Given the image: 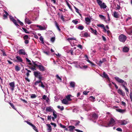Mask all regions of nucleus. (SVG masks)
Instances as JSON below:
<instances>
[{
  "mask_svg": "<svg viewBox=\"0 0 132 132\" xmlns=\"http://www.w3.org/2000/svg\"><path fill=\"white\" fill-rule=\"evenodd\" d=\"M73 48H71L70 50L68 52V53H70L72 55H73L75 53L73 52Z\"/></svg>",
  "mask_w": 132,
  "mask_h": 132,
  "instance_id": "38",
  "label": "nucleus"
},
{
  "mask_svg": "<svg viewBox=\"0 0 132 132\" xmlns=\"http://www.w3.org/2000/svg\"><path fill=\"white\" fill-rule=\"evenodd\" d=\"M115 124V121L112 118L111 119L109 122L107 123L106 125H105L104 126L106 127L113 126Z\"/></svg>",
  "mask_w": 132,
  "mask_h": 132,
  "instance_id": "5",
  "label": "nucleus"
},
{
  "mask_svg": "<svg viewBox=\"0 0 132 132\" xmlns=\"http://www.w3.org/2000/svg\"><path fill=\"white\" fill-rule=\"evenodd\" d=\"M36 97V96L35 94H32L31 96V97L32 98H35Z\"/></svg>",
  "mask_w": 132,
  "mask_h": 132,
  "instance_id": "52",
  "label": "nucleus"
},
{
  "mask_svg": "<svg viewBox=\"0 0 132 132\" xmlns=\"http://www.w3.org/2000/svg\"><path fill=\"white\" fill-rule=\"evenodd\" d=\"M112 83L114 85L115 87L117 89L118 88V86H117L115 83L112 82Z\"/></svg>",
  "mask_w": 132,
  "mask_h": 132,
  "instance_id": "58",
  "label": "nucleus"
},
{
  "mask_svg": "<svg viewBox=\"0 0 132 132\" xmlns=\"http://www.w3.org/2000/svg\"><path fill=\"white\" fill-rule=\"evenodd\" d=\"M10 86L11 87V89L12 91H13L14 90V88L15 87V83L14 82H10L9 84Z\"/></svg>",
  "mask_w": 132,
  "mask_h": 132,
  "instance_id": "11",
  "label": "nucleus"
},
{
  "mask_svg": "<svg viewBox=\"0 0 132 132\" xmlns=\"http://www.w3.org/2000/svg\"><path fill=\"white\" fill-rule=\"evenodd\" d=\"M19 53L20 54L25 55L26 54V52L23 49H20L18 51Z\"/></svg>",
  "mask_w": 132,
  "mask_h": 132,
  "instance_id": "15",
  "label": "nucleus"
},
{
  "mask_svg": "<svg viewBox=\"0 0 132 132\" xmlns=\"http://www.w3.org/2000/svg\"><path fill=\"white\" fill-rule=\"evenodd\" d=\"M67 40L70 42L72 46H74L75 44L77 42V40L73 37L68 38Z\"/></svg>",
  "mask_w": 132,
  "mask_h": 132,
  "instance_id": "4",
  "label": "nucleus"
},
{
  "mask_svg": "<svg viewBox=\"0 0 132 132\" xmlns=\"http://www.w3.org/2000/svg\"><path fill=\"white\" fill-rule=\"evenodd\" d=\"M55 40V37H53L51 38V41L52 42H54Z\"/></svg>",
  "mask_w": 132,
  "mask_h": 132,
  "instance_id": "53",
  "label": "nucleus"
},
{
  "mask_svg": "<svg viewBox=\"0 0 132 132\" xmlns=\"http://www.w3.org/2000/svg\"><path fill=\"white\" fill-rule=\"evenodd\" d=\"M80 52L79 49H77L75 51L74 54H78L79 53H80Z\"/></svg>",
  "mask_w": 132,
  "mask_h": 132,
  "instance_id": "42",
  "label": "nucleus"
},
{
  "mask_svg": "<svg viewBox=\"0 0 132 132\" xmlns=\"http://www.w3.org/2000/svg\"><path fill=\"white\" fill-rule=\"evenodd\" d=\"M55 26H56V28H57V29H58V30L59 31H60L61 29H60V28H59V27L58 25V23L56 22H55Z\"/></svg>",
  "mask_w": 132,
  "mask_h": 132,
  "instance_id": "36",
  "label": "nucleus"
},
{
  "mask_svg": "<svg viewBox=\"0 0 132 132\" xmlns=\"http://www.w3.org/2000/svg\"><path fill=\"white\" fill-rule=\"evenodd\" d=\"M96 1L101 9H105L106 7V6L105 4L104 3H102L101 1L100 0H96Z\"/></svg>",
  "mask_w": 132,
  "mask_h": 132,
  "instance_id": "6",
  "label": "nucleus"
},
{
  "mask_svg": "<svg viewBox=\"0 0 132 132\" xmlns=\"http://www.w3.org/2000/svg\"><path fill=\"white\" fill-rule=\"evenodd\" d=\"M90 29L91 30V31L92 33H94L95 35H97V32L96 29H94L91 27L90 28Z\"/></svg>",
  "mask_w": 132,
  "mask_h": 132,
  "instance_id": "22",
  "label": "nucleus"
},
{
  "mask_svg": "<svg viewBox=\"0 0 132 132\" xmlns=\"http://www.w3.org/2000/svg\"><path fill=\"white\" fill-rule=\"evenodd\" d=\"M73 121L76 123H75V125L76 126L77 125H78L79 123H80V122L79 121H76V120H74Z\"/></svg>",
  "mask_w": 132,
  "mask_h": 132,
  "instance_id": "49",
  "label": "nucleus"
},
{
  "mask_svg": "<svg viewBox=\"0 0 132 132\" xmlns=\"http://www.w3.org/2000/svg\"><path fill=\"white\" fill-rule=\"evenodd\" d=\"M51 125H53L54 127H55L56 126V125L55 123H54L52 122H51L50 123Z\"/></svg>",
  "mask_w": 132,
  "mask_h": 132,
  "instance_id": "64",
  "label": "nucleus"
},
{
  "mask_svg": "<svg viewBox=\"0 0 132 132\" xmlns=\"http://www.w3.org/2000/svg\"><path fill=\"white\" fill-rule=\"evenodd\" d=\"M89 92V91H85L83 92V94L85 95H86Z\"/></svg>",
  "mask_w": 132,
  "mask_h": 132,
  "instance_id": "57",
  "label": "nucleus"
},
{
  "mask_svg": "<svg viewBox=\"0 0 132 132\" xmlns=\"http://www.w3.org/2000/svg\"><path fill=\"white\" fill-rule=\"evenodd\" d=\"M126 21L128 24H130L132 23V18L131 16L127 17Z\"/></svg>",
  "mask_w": 132,
  "mask_h": 132,
  "instance_id": "10",
  "label": "nucleus"
},
{
  "mask_svg": "<svg viewBox=\"0 0 132 132\" xmlns=\"http://www.w3.org/2000/svg\"><path fill=\"white\" fill-rule=\"evenodd\" d=\"M46 110L47 111L49 112H53L54 110H53V108L51 106L47 107Z\"/></svg>",
  "mask_w": 132,
  "mask_h": 132,
  "instance_id": "14",
  "label": "nucleus"
},
{
  "mask_svg": "<svg viewBox=\"0 0 132 132\" xmlns=\"http://www.w3.org/2000/svg\"><path fill=\"white\" fill-rule=\"evenodd\" d=\"M119 122L121 125H125L128 123V121H127V120H121Z\"/></svg>",
  "mask_w": 132,
  "mask_h": 132,
  "instance_id": "12",
  "label": "nucleus"
},
{
  "mask_svg": "<svg viewBox=\"0 0 132 132\" xmlns=\"http://www.w3.org/2000/svg\"><path fill=\"white\" fill-rule=\"evenodd\" d=\"M8 15H6L5 14H4L3 15V19H6L7 18V16Z\"/></svg>",
  "mask_w": 132,
  "mask_h": 132,
  "instance_id": "62",
  "label": "nucleus"
},
{
  "mask_svg": "<svg viewBox=\"0 0 132 132\" xmlns=\"http://www.w3.org/2000/svg\"><path fill=\"white\" fill-rule=\"evenodd\" d=\"M18 21V22L20 24V25L22 26H23V23L21 22L19 20L17 19V20Z\"/></svg>",
  "mask_w": 132,
  "mask_h": 132,
  "instance_id": "48",
  "label": "nucleus"
},
{
  "mask_svg": "<svg viewBox=\"0 0 132 132\" xmlns=\"http://www.w3.org/2000/svg\"><path fill=\"white\" fill-rule=\"evenodd\" d=\"M81 35H82V36L85 37H87L89 36L88 34L86 32H82L81 34Z\"/></svg>",
  "mask_w": 132,
  "mask_h": 132,
  "instance_id": "20",
  "label": "nucleus"
},
{
  "mask_svg": "<svg viewBox=\"0 0 132 132\" xmlns=\"http://www.w3.org/2000/svg\"><path fill=\"white\" fill-rule=\"evenodd\" d=\"M103 77H104L106 79H109V78L108 76L105 72H103Z\"/></svg>",
  "mask_w": 132,
  "mask_h": 132,
  "instance_id": "30",
  "label": "nucleus"
},
{
  "mask_svg": "<svg viewBox=\"0 0 132 132\" xmlns=\"http://www.w3.org/2000/svg\"><path fill=\"white\" fill-rule=\"evenodd\" d=\"M33 65H31V66L29 67V68L33 71L36 70V68H38L40 70H41V65L38 64L39 62L37 61L34 62L32 61Z\"/></svg>",
  "mask_w": 132,
  "mask_h": 132,
  "instance_id": "2",
  "label": "nucleus"
},
{
  "mask_svg": "<svg viewBox=\"0 0 132 132\" xmlns=\"http://www.w3.org/2000/svg\"><path fill=\"white\" fill-rule=\"evenodd\" d=\"M47 28L46 26H45L44 27H42V30H44L46 29Z\"/></svg>",
  "mask_w": 132,
  "mask_h": 132,
  "instance_id": "60",
  "label": "nucleus"
},
{
  "mask_svg": "<svg viewBox=\"0 0 132 132\" xmlns=\"http://www.w3.org/2000/svg\"><path fill=\"white\" fill-rule=\"evenodd\" d=\"M116 110L117 111L121 113H124L126 112V110L125 109H116Z\"/></svg>",
  "mask_w": 132,
  "mask_h": 132,
  "instance_id": "26",
  "label": "nucleus"
},
{
  "mask_svg": "<svg viewBox=\"0 0 132 132\" xmlns=\"http://www.w3.org/2000/svg\"><path fill=\"white\" fill-rule=\"evenodd\" d=\"M53 115L54 117H51V118L52 120L53 121L57 117V115H56V112L54 110L53 111Z\"/></svg>",
  "mask_w": 132,
  "mask_h": 132,
  "instance_id": "16",
  "label": "nucleus"
},
{
  "mask_svg": "<svg viewBox=\"0 0 132 132\" xmlns=\"http://www.w3.org/2000/svg\"><path fill=\"white\" fill-rule=\"evenodd\" d=\"M60 126L61 127L63 128H66V126H65L63 125L61 123L60 124Z\"/></svg>",
  "mask_w": 132,
  "mask_h": 132,
  "instance_id": "59",
  "label": "nucleus"
},
{
  "mask_svg": "<svg viewBox=\"0 0 132 132\" xmlns=\"http://www.w3.org/2000/svg\"><path fill=\"white\" fill-rule=\"evenodd\" d=\"M10 19L12 21L15 19L14 18L11 16H10Z\"/></svg>",
  "mask_w": 132,
  "mask_h": 132,
  "instance_id": "56",
  "label": "nucleus"
},
{
  "mask_svg": "<svg viewBox=\"0 0 132 132\" xmlns=\"http://www.w3.org/2000/svg\"><path fill=\"white\" fill-rule=\"evenodd\" d=\"M130 35H132V28L130 29L127 32Z\"/></svg>",
  "mask_w": 132,
  "mask_h": 132,
  "instance_id": "34",
  "label": "nucleus"
},
{
  "mask_svg": "<svg viewBox=\"0 0 132 132\" xmlns=\"http://www.w3.org/2000/svg\"><path fill=\"white\" fill-rule=\"evenodd\" d=\"M85 20L86 21V23L87 24H88L90 22V19L89 18L87 17L85 18Z\"/></svg>",
  "mask_w": 132,
  "mask_h": 132,
  "instance_id": "24",
  "label": "nucleus"
},
{
  "mask_svg": "<svg viewBox=\"0 0 132 132\" xmlns=\"http://www.w3.org/2000/svg\"><path fill=\"white\" fill-rule=\"evenodd\" d=\"M112 15L115 18H118V13L116 11H114L113 12Z\"/></svg>",
  "mask_w": 132,
  "mask_h": 132,
  "instance_id": "28",
  "label": "nucleus"
},
{
  "mask_svg": "<svg viewBox=\"0 0 132 132\" xmlns=\"http://www.w3.org/2000/svg\"><path fill=\"white\" fill-rule=\"evenodd\" d=\"M9 103L10 105H11V106L14 110H17L16 109L14 105L12 103H11L10 102H9Z\"/></svg>",
  "mask_w": 132,
  "mask_h": 132,
  "instance_id": "37",
  "label": "nucleus"
},
{
  "mask_svg": "<svg viewBox=\"0 0 132 132\" xmlns=\"http://www.w3.org/2000/svg\"><path fill=\"white\" fill-rule=\"evenodd\" d=\"M85 56L87 58V59H86V61L90 63L91 64L92 66L93 67L95 65L93 63L91 62L89 60H88V56L87 55H85Z\"/></svg>",
  "mask_w": 132,
  "mask_h": 132,
  "instance_id": "17",
  "label": "nucleus"
},
{
  "mask_svg": "<svg viewBox=\"0 0 132 132\" xmlns=\"http://www.w3.org/2000/svg\"><path fill=\"white\" fill-rule=\"evenodd\" d=\"M75 83L74 82H70V86L74 87L75 86Z\"/></svg>",
  "mask_w": 132,
  "mask_h": 132,
  "instance_id": "35",
  "label": "nucleus"
},
{
  "mask_svg": "<svg viewBox=\"0 0 132 132\" xmlns=\"http://www.w3.org/2000/svg\"><path fill=\"white\" fill-rule=\"evenodd\" d=\"M68 127L69 128V131H72L75 128V127L73 126H69Z\"/></svg>",
  "mask_w": 132,
  "mask_h": 132,
  "instance_id": "23",
  "label": "nucleus"
},
{
  "mask_svg": "<svg viewBox=\"0 0 132 132\" xmlns=\"http://www.w3.org/2000/svg\"><path fill=\"white\" fill-rule=\"evenodd\" d=\"M74 8L75 10H76V12H77L78 13H79V14L80 15V14L79 13V10L75 6H74Z\"/></svg>",
  "mask_w": 132,
  "mask_h": 132,
  "instance_id": "47",
  "label": "nucleus"
},
{
  "mask_svg": "<svg viewBox=\"0 0 132 132\" xmlns=\"http://www.w3.org/2000/svg\"><path fill=\"white\" fill-rule=\"evenodd\" d=\"M34 75L36 78L39 79V80L37 81L35 83V85H38L39 86H41V73L38 71L34 72Z\"/></svg>",
  "mask_w": 132,
  "mask_h": 132,
  "instance_id": "1",
  "label": "nucleus"
},
{
  "mask_svg": "<svg viewBox=\"0 0 132 132\" xmlns=\"http://www.w3.org/2000/svg\"><path fill=\"white\" fill-rule=\"evenodd\" d=\"M92 117L94 119H97L98 118L97 115L95 113H94L92 115Z\"/></svg>",
  "mask_w": 132,
  "mask_h": 132,
  "instance_id": "39",
  "label": "nucleus"
},
{
  "mask_svg": "<svg viewBox=\"0 0 132 132\" xmlns=\"http://www.w3.org/2000/svg\"><path fill=\"white\" fill-rule=\"evenodd\" d=\"M47 130L48 132H50L52 131V128L51 125L50 124H47Z\"/></svg>",
  "mask_w": 132,
  "mask_h": 132,
  "instance_id": "21",
  "label": "nucleus"
},
{
  "mask_svg": "<svg viewBox=\"0 0 132 132\" xmlns=\"http://www.w3.org/2000/svg\"><path fill=\"white\" fill-rule=\"evenodd\" d=\"M62 103L65 104H69L68 101L66 99H63L62 100Z\"/></svg>",
  "mask_w": 132,
  "mask_h": 132,
  "instance_id": "25",
  "label": "nucleus"
},
{
  "mask_svg": "<svg viewBox=\"0 0 132 132\" xmlns=\"http://www.w3.org/2000/svg\"><path fill=\"white\" fill-rule=\"evenodd\" d=\"M26 61L27 62H29V63L28 64L29 65H32V63L31 62V61L29 60L27 58H26Z\"/></svg>",
  "mask_w": 132,
  "mask_h": 132,
  "instance_id": "40",
  "label": "nucleus"
},
{
  "mask_svg": "<svg viewBox=\"0 0 132 132\" xmlns=\"http://www.w3.org/2000/svg\"><path fill=\"white\" fill-rule=\"evenodd\" d=\"M72 22L74 23L75 24H77L78 21H76L75 20H73L72 21Z\"/></svg>",
  "mask_w": 132,
  "mask_h": 132,
  "instance_id": "51",
  "label": "nucleus"
},
{
  "mask_svg": "<svg viewBox=\"0 0 132 132\" xmlns=\"http://www.w3.org/2000/svg\"><path fill=\"white\" fill-rule=\"evenodd\" d=\"M42 99L45 100V102L47 103H48L49 101V99L47 95H44L42 97Z\"/></svg>",
  "mask_w": 132,
  "mask_h": 132,
  "instance_id": "13",
  "label": "nucleus"
},
{
  "mask_svg": "<svg viewBox=\"0 0 132 132\" xmlns=\"http://www.w3.org/2000/svg\"><path fill=\"white\" fill-rule=\"evenodd\" d=\"M114 78L118 82L122 84V86L124 88L125 90L128 93H129V91L128 89L125 86V85H127L126 83L123 80L120 79L118 77H114Z\"/></svg>",
  "mask_w": 132,
  "mask_h": 132,
  "instance_id": "3",
  "label": "nucleus"
},
{
  "mask_svg": "<svg viewBox=\"0 0 132 132\" xmlns=\"http://www.w3.org/2000/svg\"><path fill=\"white\" fill-rule=\"evenodd\" d=\"M57 108L58 109H60L61 111L63 110L64 109V107L63 106H58Z\"/></svg>",
  "mask_w": 132,
  "mask_h": 132,
  "instance_id": "44",
  "label": "nucleus"
},
{
  "mask_svg": "<svg viewBox=\"0 0 132 132\" xmlns=\"http://www.w3.org/2000/svg\"><path fill=\"white\" fill-rule=\"evenodd\" d=\"M103 63V61H100L98 63H97V64L100 66H101L102 64Z\"/></svg>",
  "mask_w": 132,
  "mask_h": 132,
  "instance_id": "54",
  "label": "nucleus"
},
{
  "mask_svg": "<svg viewBox=\"0 0 132 132\" xmlns=\"http://www.w3.org/2000/svg\"><path fill=\"white\" fill-rule=\"evenodd\" d=\"M24 39V43L27 44L29 43V40L28 39H29L30 38L27 35H25L23 37Z\"/></svg>",
  "mask_w": 132,
  "mask_h": 132,
  "instance_id": "9",
  "label": "nucleus"
},
{
  "mask_svg": "<svg viewBox=\"0 0 132 132\" xmlns=\"http://www.w3.org/2000/svg\"><path fill=\"white\" fill-rule=\"evenodd\" d=\"M71 96V95H70L66 96V98L68 101H70L71 100V99L70 98V97Z\"/></svg>",
  "mask_w": 132,
  "mask_h": 132,
  "instance_id": "29",
  "label": "nucleus"
},
{
  "mask_svg": "<svg viewBox=\"0 0 132 132\" xmlns=\"http://www.w3.org/2000/svg\"><path fill=\"white\" fill-rule=\"evenodd\" d=\"M16 57L17 59L18 62H21L23 63H24L22 62L23 60L22 59L20 56H17Z\"/></svg>",
  "mask_w": 132,
  "mask_h": 132,
  "instance_id": "18",
  "label": "nucleus"
},
{
  "mask_svg": "<svg viewBox=\"0 0 132 132\" xmlns=\"http://www.w3.org/2000/svg\"><path fill=\"white\" fill-rule=\"evenodd\" d=\"M80 68H81L86 69L87 68V66L86 65H82L81 67L80 66Z\"/></svg>",
  "mask_w": 132,
  "mask_h": 132,
  "instance_id": "55",
  "label": "nucleus"
},
{
  "mask_svg": "<svg viewBox=\"0 0 132 132\" xmlns=\"http://www.w3.org/2000/svg\"><path fill=\"white\" fill-rule=\"evenodd\" d=\"M90 100L92 102H93L95 101V98L92 96H90Z\"/></svg>",
  "mask_w": 132,
  "mask_h": 132,
  "instance_id": "46",
  "label": "nucleus"
},
{
  "mask_svg": "<svg viewBox=\"0 0 132 132\" xmlns=\"http://www.w3.org/2000/svg\"><path fill=\"white\" fill-rule=\"evenodd\" d=\"M129 50V48L127 47H125L123 49V51L124 52H127Z\"/></svg>",
  "mask_w": 132,
  "mask_h": 132,
  "instance_id": "32",
  "label": "nucleus"
},
{
  "mask_svg": "<svg viewBox=\"0 0 132 132\" xmlns=\"http://www.w3.org/2000/svg\"><path fill=\"white\" fill-rule=\"evenodd\" d=\"M116 130L118 131H121V132L122 131V129L121 128H117L116 129Z\"/></svg>",
  "mask_w": 132,
  "mask_h": 132,
  "instance_id": "61",
  "label": "nucleus"
},
{
  "mask_svg": "<svg viewBox=\"0 0 132 132\" xmlns=\"http://www.w3.org/2000/svg\"><path fill=\"white\" fill-rule=\"evenodd\" d=\"M43 52L47 55H48L50 54V52L48 51V50L47 49L45 51H44Z\"/></svg>",
  "mask_w": 132,
  "mask_h": 132,
  "instance_id": "43",
  "label": "nucleus"
},
{
  "mask_svg": "<svg viewBox=\"0 0 132 132\" xmlns=\"http://www.w3.org/2000/svg\"><path fill=\"white\" fill-rule=\"evenodd\" d=\"M24 21L26 23L28 24H30L32 23V22H31L30 20L27 19V18H25Z\"/></svg>",
  "mask_w": 132,
  "mask_h": 132,
  "instance_id": "27",
  "label": "nucleus"
},
{
  "mask_svg": "<svg viewBox=\"0 0 132 132\" xmlns=\"http://www.w3.org/2000/svg\"><path fill=\"white\" fill-rule=\"evenodd\" d=\"M79 29L82 30L84 28V27L82 26H79L78 27V28Z\"/></svg>",
  "mask_w": 132,
  "mask_h": 132,
  "instance_id": "50",
  "label": "nucleus"
},
{
  "mask_svg": "<svg viewBox=\"0 0 132 132\" xmlns=\"http://www.w3.org/2000/svg\"><path fill=\"white\" fill-rule=\"evenodd\" d=\"M118 92L119 94L121 95L122 96H124L125 95V93L123 92L120 89H119L118 90Z\"/></svg>",
  "mask_w": 132,
  "mask_h": 132,
  "instance_id": "19",
  "label": "nucleus"
},
{
  "mask_svg": "<svg viewBox=\"0 0 132 132\" xmlns=\"http://www.w3.org/2000/svg\"><path fill=\"white\" fill-rule=\"evenodd\" d=\"M97 26L98 27L103 28L104 30L106 31V29H105L104 25L103 24H98L97 25Z\"/></svg>",
  "mask_w": 132,
  "mask_h": 132,
  "instance_id": "31",
  "label": "nucleus"
},
{
  "mask_svg": "<svg viewBox=\"0 0 132 132\" xmlns=\"http://www.w3.org/2000/svg\"><path fill=\"white\" fill-rule=\"evenodd\" d=\"M22 29L23 30V31L25 32L26 33L28 34H29V32L28 31V30L25 28H22Z\"/></svg>",
  "mask_w": 132,
  "mask_h": 132,
  "instance_id": "45",
  "label": "nucleus"
},
{
  "mask_svg": "<svg viewBox=\"0 0 132 132\" xmlns=\"http://www.w3.org/2000/svg\"><path fill=\"white\" fill-rule=\"evenodd\" d=\"M15 69L16 71H18L20 70L21 68L19 67L18 65H16L15 67Z\"/></svg>",
  "mask_w": 132,
  "mask_h": 132,
  "instance_id": "33",
  "label": "nucleus"
},
{
  "mask_svg": "<svg viewBox=\"0 0 132 132\" xmlns=\"http://www.w3.org/2000/svg\"><path fill=\"white\" fill-rule=\"evenodd\" d=\"M56 77L58 79H59L60 81H61L62 80L59 77V76L58 75H56Z\"/></svg>",
  "mask_w": 132,
  "mask_h": 132,
  "instance_id": "63",
  "label": "nucleus"
},
{
  "mask_svg": "<svg viewBox=\"0 0 132 132\" xmlns=\"http://www.w3.org/2000/svg\"><path fill=\"white\" fill-rule=\"evenodd\" d=\"M119 38L120 42H124L127 39V37L124 35L121 34L119 36Z\"/></svg>",
  "mask_w": 132,
  "mask_h": 132,
  "instance_id": "7",
  "label": "nucleus"
},
{
  "mask_svg": "<svg viewBox=\"0 0 132 132\" xmlns=\"http://www.w3.org/2000/svg\"><path fill=\"white\" fill-rule=\"evenodd\" d=\"M99 16L101 19H103V20H104L105 21L106 18L104 16H103V15H99Z\"/></svg>",
  "mask_w": 132,
  "mask_h": 132,
  "instance_id": "41",
  "label": "nucleus"
},
{
  "mask_svg": "<svg viewBox=\"0 0 132 132\" xmlns=\"http://www.w3.org/2000/svg\"><path fill=\"white\" fill-rule=\"evenodd\" d=\"M25 122H26L30 126H31L36 131L38 132L37 130L36 129V127L35 125L32 124L31 123L29 122L28 121H25Z\"/></svg>",
  "mask_w": 132,
  "mask_h": 132,
  "instance_id": "8",
  "label": "nucleus"
}]
</instances>
